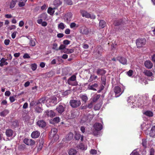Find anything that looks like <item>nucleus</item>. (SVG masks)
Masks as SVG:
<instances>
[{
    "label": "nucleus",
    "mask_w": 155,
    "mask_h": 155,
    "mask_svg": "<svg viewBox=\"0 0 155 155\" xmlns=\"http://www.w3.org/2000/svg\"><path fill=\"white\" fill-rule=\"evenodd\" d=\"M24 143L27 145H33L35 144L34 140L31 139H25L24 140Z\"/></svg>",
    "instance_id": "nucleus-11"
},
{
    "label": "nucleus",
    "mask_w": 155,
    "mask_h": 155,
    "mask_svg": "<svg viewBox=\"0 0 155 155\" xmlns=\"http://www.w3.org/2000/svg\"><path fill=\"white\" fill-rule=\"evenodd\" d=\"M14 132L10 129L7 130L5 131V134L7 137H11L13 135Z\"/></svg>",
    "instance_id": "nucleus-16"
},
{
    "label": "nucleus",
    "mask_w": 155,
    "mask_h": 155,
    "mask_svg": "<svg viewBox=\"0 0 155 155\" xmlns=\"http://www.w3.org/2000/svg\"><path fill=\"white\" fill-rule=\"evenodd\" d=\"M101 95L100 94H97L96 95L93 99V102L96 101L100 97Z\"/></svg>",
    "instance_id": "nucleus-45"
},
{
    "label": "nucleus",
    "mask_w": 155,
    "mask_h": 155,
    "mask_svg": "<svg viewBox=\"0 0 155 155\" xmlns=\"http://www.w3.org/2000/svg\"><path fill=\"white\" fill-rule=\"evenodd\" d=\"M98 84H94L91 85H89L88 88L89 90H93L94 91H96V88L98 87Z\"/></svg>",
    "instance_id": "nucleus-20"
},
{
    "label": "nucleus",
    "mask_w": 155,
    "mask_h": 155,
    "mask_svg": "<svg viewBox=\"0 0 155 155\" xmlns=\"http://www.w3.org/2000/svg\"><path fill=\"white\" fill-rule=\"evenodd\" d=\"M150 137H152L155 136V126L151 129L150 132Z\"/></svg>",
    "instance_id": "nucleus-24"
},
{
    "label": "nucleus",
    "mask_w": 155,
    "mask_h": 155,
    "mask_svg": "<svg viewBox=\"0 0 155 155\" xmlns=\"http://www.w3.org/2000/svg\"><path fill=\"white\" fill-rule=\"evenodd\" d=\"M77 151L76 150L74 149H70L68 151L69 155H76L77 154Z\"/></svg>",
    "instance_id": "nucleus-27"
},
{
    "label": "nucleus",
    "mask_w": 155,
    "mask_h": 155,
    "mask_svg": "<svg viewBox=\"0 0 155 155\" xmlns=\"http://www.w3.org/2000/svg\"><path fill=\"white\" fill-rule=\"evenodd\" d=\"M7 59H5L4 58H2L0 60V66L2 67L4 65H7L8 63L6 61Z\"/></svg>",
    "instance_id": "nucleus-17"
},
{
    "label": "nucleus",
    "mask_w": 155,
    "mask_h": 155,
    "mask_svg": "<svg viewBox=\"0 0 155 155\" xmlns=\"http://www.w3.org/2000/svg\"><path fill=\"white\" fill-rule=\"evenodd\" d=\"M9 113V111L7 110H5L0 113V115L1 116L4 117Z\"/></svg>",
    "instance_id": "nucleus-33"
},
{
    "label": "nucleus",
    "mask_w": 155,
    "mask_h": 155,
    "mask_svg": "<svg viewBox=\"0 0 155 155\" xmlns=\"http://www.w3.org/2000/svg\"><path fill=\"white\" fill-rule=\"evenodd\" d=\"M80 33L83 34L87 35L89 33L88 29L85 26H83L80 28Z\"/></svg>",
    "instance_id": "nucleus-9"
},
{
    "label": "nucleus",
    "mask_w": 155,
    "mask_h": 155,
    "mask_svg": "<svg viewBox=\"0 0 155 155\" xmlns=\"http://www.w3.org/2000/svg\"><path fill=\"white\" fill-rule=\"evenodd\" d=\"M22 0H20V1ZM17 1L18 0H12L10 5V8H12L14 7Z\"/></svg>",
    "instance_id": "nucleus-28"
},
{
    "label": "nucleus",
    "mask_w": 155,
    "mask_h": 155,
    "mask_svg": "<svg viewBox=\"0 0 155 155\" xmlns=\"http://www.w3.org/2000/svg\"><path fill=\"white\" fill-rule=\"evenodd\" d=\"M99 25L101 28H103L106 25L105 22L103 20H101L99 23Z\"/></svg>",
    "instance_id": "nucleus-37"
},
{
    "label": "nucleus",
    "mask_w": 155,
    "mask_h": 155,
    "mask_svg": "<svg viewBox=\"0 0 155 155\" xmlns=\"http://www.w3.org/2000/svg\"><path fill=\"white\" fill-rule=\"evenodd\" d=\"M69 69L68 68H64L62 70L63 74L64 75H67L69 73Z\"/></svg>",
    "instance_id": "nucleus-39"
},
{
    "label": "nucleus",
    "mask_w": 155,
    "mask_h": 155,
    "mask_svg": "<svg viewBox=\"0 0 155 155\" xmlns=\"http://www.w3.org/2000/svg\"><path fill=\"white\" fill-rule=\"evenodd\" d=\"M37 68V65L35 64H32L31 65V68L32 70L35 71Z\"/></svg>",
    "instance_id": "nucleus-49"
},
{
    "label": "nucleus",
    "mask_w": 155,
    "mask_h": 155,
    "mask_svg": "<svg viewBox=\"0 0 155 155\" xmlns=\"http://www.w3.org/2000/svg\"><path fill=\"white\" fill-rule=\"evenodd\" d=\"M81 137V141H82L83 140L84 137L82 136L81 137V135L79 133H76L75 134L74 137L76 140H79L80 139Z\"/></svg>",
    "instance_id": "nucleus-21"
},
{
    "label": "nucleus",
    "mask_w": 155,
    "mask_h": 155,
    "mask_svg": "<svg viewBox=\"0 0 155 155\" xmlns=\"http://www.w3.org/2000/svg\"><path fill=\"white\" fill-rule=\"evenodd\" d=\"M17 32L16 31H15L13 32L12 34V38H14L16 37V35Z\"/></svg>",
    "instance_id": "nucleus-59"
},
{
    "label": "nucleus",
    "mask_w": 155,
    "mask_h": 155,
    "mask_svg": "<svg viewBox=\"0 0 155 155\" xmlns=\"http://www.w3.org/2000/svg\"><path fill=\"white\" fill-rule=\"evenodd\" d=\"M10 41L9 39H5L4 41V44L5 45H9Z\"/></svg>",
    "instance_id": "nucleus-60"
},
{
    "label": "nucleus",
    "mask_w": 155,
    "mask_h": 155,
    "mask_svg": "<svg viewBox=\"0 0 155 155\" xmlns=\"http://www.w3.org/2000/svg\"><path fill=\"white\" fill-rule=\"evenodd\" d=\"M102 84L105 85L106 84V79L105 76H102L101 78Z\"/></svg>",
    "instance_id": "nucleus-43"
},
{
    "label": "nucleus",
    "mask_w": 155,
    "mask_h": 155,
    "mask_svg": "<svg viewBox=\"0 0 155 155\" xmlns=\"http://www.w3.org/2000/svg\"><path fill=\"white\" fill-rule=\"evenodd\" d=\"M56 110L58 113L61 114L64 111L65 107L61 105H59L57 107Z\"/></svg>",
    "instance_id": "nucleus-14"
},
{
    "label": "nucleus",
    "mask_w": 155,
    "mask_h": 155,
    "mask_svg": "<svg viewBox=\"0 0 155 155\" xmlns=\"http://www.w3.org/2000/svg\"><path fill=\"white\" fill-rule=\"evenodd\" d=\"M72 14L71 13H68L65 15L64 17V20L67 23L70 22L72 18Z\"/></svg>",
    "instance_id": "nucleus-8"
},
{
    "label": "nucleus",
    "mask_w": 155,
    "mask_h": 155,
    "mask_svg": "<svg viewBox=\"0 0 155 155\" xmlns=\"http://www.w3.org/2000/svg\"><path fill=\"white\" fill-rule=\"evenodd\" d=\"M74 52V50L72 49H69L65 48L64 50V53L67 54H70L73 53Z\"/></svg>",
    "instance_id": "nucleus-34"
},
{
    "label": "nucleus",
    "mask_w": 155,
    "mask_h": 155,
    "mask_svg": "<svg viewBox=\"0 0 155 155\" xmlns=\"http://www.w3.org/2000/svg\"><path fill=\"white\" fill-rule=\"evenodd\" d=\"M79 26L78 25H77L74 22H72L70 25V27L71 28H78Z\"/></svg>",
    "instance_id": "nucleus-41"
},
{
    "label": "nucleus",
    "mask_w": 155,
    "mask_h": 155,
    "mask_svg": "<svg viewBox=\"0 0 155 155\" xmlns=\"http://www.w3.org/2000/svg\"><path fill=\"white\" fill-rule=\"evenodd\" d=\"M37 125L40 127L43 128L46 125V123L43 120H40L37 122Z\"/></svg>",
    "instance_id": "nucleus-13"
},
{
    "label": "nucleus",
    "mask_w": 155,
    "mask_h": 155,
    "mask_svg": "<svg viewBox=\"0 0 155 155\" xmlns=\"http://www.w3.org/2000/svg\"><path fill=\"white\" fill-rule=\"evenodd\" d=\"M47 103H49L51 106H54L57 103V98L55 97H52L46 101Z\"/></svg>",
    "instance_id": "nucleus-4"
},
{
    "label": "nucleus",
    "mask_w": 155,
    "mask_h": 155,
    "mask_svg": "<svg viewBox=\"0 0 155 155\" xmlns=\"http://www.w3.org/2000/svg\"><path fill=\"white\" fill-rule=\"evenodd\" d=\"M144 65L145 67L148 69L151 68L153 66L152 63L149 60L146 61L145 62Z\"/></svg>",
    "instance_id": "nucleus-12"
},
{
    "label": "nucleus",
    "mask_w": 155,
    "mask_h": 155,
    "mask_svg": "<svg viewBox=\"0 0 155 155\" xmlns=\"http://www.w3.org/2000/svg\"><path fill=\"white\" fill-rule=\"evenodd\" d=\"M66 25L63 23L61 22L58 25V28L59 29L63 30L65 27Z\"/></svg>",
    "instance_id": "nucleus-32"
},
{
    "label": "nucleus",
    "mask_w": 155,
    "mask_h": 155,
    "mask_svg": "<svg viewBox=\"0 0 155 155\" xmlns=\"http://www.w3.org/2000/svg\"><path fill=\"white\" fill-rule=\"evenodd\" d=\"M143 114L149 117H152L153 116V113L152 111L150 110L146 111L143 113Z\"/></svg>",
    "instance_id": "nucleus-26"
},
{
    "label": "nucleus",
    "mask_w": 155,
    "mask_h": 155,
    "mask_svg": "<svg viewBox=\"0 0 155 155\" xmlns=\"http://www.w3.org/2000/svg\"><path fill=\"white\" fill-rule=\"evenodd\" d=\"M21 1H20V0H18L17 2H19V3L18 4V5L19 7H23L25 6V2H21Z\"/></svg>",
    "instance_id": "nucleus-44"
},
{
    "label": "nucleus",
    "mask_w": 155,
    "mask_h": 155,
    "mask_svg": "<svg viewBox=\"0 0 155 155\" xmlns=\"http://www.w3.org/2000/svg\"><path fill=\"white\" fill-rule=\"evenodd\" d=\"M23 57L24 58H30V56L28 54H24Z\"/></svg>",
    "instance_id": "nucleus-62"
},
{
    "label": "nucleus",
    "mask_w": 155,
    "mask_h": 155,
    "mask_svg": "<svg viewBox=\"0 0 155 155\" xmlns=\"http://www.w3.org/2000/svg\"><path fill=\"white\" fill-rule=\"evenodd\" d=\"M142 144L143 146L144 147H146L147 146V141L146 139H143L142 140Z\"/></svg>",
    "instance_id": "nucleus-47"
},
{
    "label": "nucleus",
    "mask_w": 155,
    "mask_h": 155,
    "mask_svg": "<svg viewBox=\"0 0 155 155\" xmlns=\"http://www.w3.org/2000/svg\"><path fill=\"white\" fill-rule=\"evenodd\" d=\"M125 87H123L122 89L119 86H115L114 89V92L115 94V96L116 97H119L124 92Z\"/></svg>",
    "instance_id": "nucleus-2"
},
{
    "label": "nucleus",
    "mask_w": 155,
    "mask_h": 155,
    "mask_svg": "<svg viewBox=\"0 0 155 155\" xmlns=\"http://www.w3.org/2000/svg\"><path fill=\"white\" fill-rule=\"evenodd\" d=\"M42 110V108L39 106H37L35 108V112L37 113H41Z\"/></svg>",
    "instance_id": "nucleus-29"
},
{
    "label": "nucleus",
    "mask_w": 155,
    "mask_h": 155,
    "mask_svg": "<svg viewBox=\"0 0 155 155\" xmlns=\"http://www.w3.org/2000/svg\"><path fill=\"white\" fill-rule=\"evenodd\" d=\"M46 98L45 97H43L40 99L39 101L36 102V104L37 105H38L39 106H40V104H41L42 103H45L46 101Z\"/></svg>",
    "instance_id": "nucleus-25"
},
{
    "label": "nucleus",
    "mask_w": 155,
    "mask_h": 155,
    "mask_svg": "<svg viewBox=\"0 0 155 155\" xmlns=\"http://www.w3.org/2000/svg\"><path fill=\"white\" fill-rule=\"evenodd\" d=\"M71 91L70 90H68L65 91L62 93V94L64 96H67L70 94Z\"/></svg>",
    "instance_id": "nucleus-48"
},
{
    "label": "nucleus",
    "mask_w": 155,
    "mask_h": 155,
    "mask_svg": "<svg viewBox=\"0 0 155 155\" xmlns=\"http://www.w3.org/2000/svg\"><path fill=\"white\" fill-rule=\"evenodd\" d=\"M63 44L65 45H68L70 44V41L68 40H64L63 42Z\"/></svg>",
    "instance_id": "nucleus-56"
},
{
    "label": "nucleus",
    "mask_w": 155,
    "mask_h": 155,
    "mask_svg": "<svg viewBox=\"0 0 155 155\" xmlns=\"http://www.w3.org/2000/svg\"><path fill=\"white\" fill-rule=\"evenodd\" d=\"M80 97L82 100L86 103L88 100V98L86 95H82L80 96Z\"/></svg>",
    "instance_id": "nucleus-31"
},
{
    "label": "nucleus",
    "mask_w": 155,
    "mask_h": 155,
    "mask_svg": "<svg viewBox=\"0 0 155 155\" xmlns=\"http://www.w3.org/2000/svg\"><path fill=\"white\" fill-rule=\"evenodd\" d=\"M65 2L68 5H71L73 4V2L71 0H65Z\"/></svg>",
    "instance_id": "nucleus-51"
},
{
    "label": "nucleus",
    "mask_w": 155,
    "mask_h": 155,
    "mask_svg": "<svg viewBox=\"0 0 155 155\" xmlns=\"http://www.w3.org/2000/svg\"><path fill=\"white\" fill-rule=\"evenodd\" d=\"M130 155H139L138 153L136 151L132 152Z\"/></svg>",
    "instance_id": "nucleus-64"
},
{
    "label": "nucleus",
    "mask_w": 155,
    "mask_h": 155,
    "mask_svg": "<svg viewBox=\"0 0 155 155\" xmlns=\"http://www.w3.org/2000/svg\"><path fill=\"white\" fill-rule=\"evenodd\" d=\"M55 8H48V13L49 14L51 15H52L54 13V9Z\"/></svg>",
    "instance_id": "nucleus-38"
},
{
    "label": "nucleus",
    "mask_w": 155,
    "mask_h": 155,
    "mask_svg": "<svg viewBox=\"0 0 155 155\" xmlns=\"http://www.w3.org/2000/svg\"><path fill=\"white\" fill-rule=\"evenodd\" d=\"M116 58L117 60L123 64L124 65L127 64V61L126 58L121 56H118Z\"/></svg>",
    "instance_id": "nucleus-10"
},
{
    "label": "nucleus",
    "mask_w": 155,
    "mask_h": 155,
    "mask_svg": "<svg viewBox=\"0 0 155 155\" xmlns=\"http://www.w3.org/2000/svg\"><path fill=\"white\" fill-rule=\"evenodd\" d=\"M94 130L92 131L93 134L95 136L97 135L98 131L102 129V126L101 124L97 123L94 124Z\"/></svg>",
    "instance_id": "nucleus-1"
},
{
    "label": "nucleus",
    "mask_w": 155,
    "mask_h": 155,
    "mask_svg": "<svg viewBox=\"0 0 155 155\" xmlns=\"http://www.w3.org/2000/svg\"><path fill=\"white\" fill-rule=\"evenodd\" d=\"M9 100L11 102H14L15 101V97L13 96H11L9 97Z\"/></svg>",
    "instance_id": "nucleus-61"
},
{
    "label": "nucleus",
    "mask_w": 155,
    "mask_h": 155,
    "mask_svg": "<svg viewBox=\"0 0 155 155\" xmlns=\"http://www.w3.org/2000/svg\"><path fill=\"white\" fill-rule=\"evenodd\" d=\"M66 47V46L63 45H60V47L59 48L58 50H62V49H64Z\"/></svg>",
    "instance_id": "nucleus-58"
},
{
    "label": "nucleus",
    "mask_w": 155,
    "mask_h": 155,
    "mask_svg": "<svg viewBox=\"0 0 155 155\" xmlns=\"http://www.w3.org/2000/svg\"><path fill=\"white\" fill-rule=\"evenodd\" d=\"M58 45L56 43H54L53 44V47L52 48V49L58 50V49H57Z\"/></svg>",
    "instance_id": "nucleus-52"
},
{
    "label": "nucleus",
    "mask_w": 155,
    "mask_h": 155,
    "mask_svg": "<svg viewBox=\"0 0 155 155\" xmlns=\"http://www.w3.org/2000/svg\"><path fill=\"white\" fill-rule=\"evenodd\" d=\"M55 116V113L52 110L49 111L48 110L45 111L44 112L43 116L45 117H52Z\"/></svg>",
    "instance_id": "nucleus-7"
},
{
    "label": "nucleus",
    "mask_w": 155,
    "mask_h": 155,
    "mask_svg": "<svg viewBox=\"0 0 155 155\" xmlns=\"http://www.w3.org/2000/svg\"><path fill=\"white\" fill-rule=\"evenodd\" d=\"M97 73L98 75H103L105 74L106 71L103 69H99L97 70Z\"/></svg>",
    "instance_id": "nucleus-22"
},
{
    "label": "nucleus",
    "mask_w": 155,
    "mask_h": 155,
    "mask_svg": "<svg viewBox=\"0 0 155 155\" xmlns=\"http://www.w3.org/2000/svg\"><path fill=\"white\" fill-rule=\"evenodd\" d=\"M58 130L56 128H53L51 130V134L54 135L56 134Z\"/></svg>",
    "instance_id": "nucleus-42"
},
{
    "label": "nucleus",
    "mask_w": 155,
    "mask_h": 155,
    "mask_svg": "<svg viewBox=\"0 0 155 155\" xmlns=\"http://www.w3.org/2000/svg\"><path fill=\"white\" fill-rule=\"evenodd\" d=\"M30 45L32 46H34L35 45V40L31 39L30 40V43H29Z\"/></svg>",
    "instance_id": "nucleus-46"
},
{
    "label": "nucleus",
    "mask_w": 155,
    "mask_h": 155,
    "mask_svg": "<svg viewBox=\"0 0 155 155\" xmlns=\"http://www.w3.org/2000/svg\"><path fill=\"white\" fill-rule=\"evenodd\" d=\"M146 40L144 38L139 39L136 40V43L137 48L143 46L145 44Z\"/></svg>",
    "instance_id": "nucleus-5"
},
{
    "label": "nucleus",
    "mask_w": 155,
    "mask_h": 155,
    "mask_svg": "<svg viewBox=\"0 0 155 155\" xmlns=\"http://www.w3.org/2000/svg\"><path fill=\"white\" fill-rule=\"evenodd\" d=\"M73 134L70 132L66 136V139L67 141L73 139Z\"/></svg>",
    "instance_id": "nucleus-23"
},
{
    "label": "nucleus",
    "mask_w": 155,
    "mask_h": 155,
    "mask_svg": "<svg viewBox=\"0 0 155 155\" xmlns=\"http://www.w3.org/2000/svg\"><path fill=\"white\" fill-rule=\"evenodd\" d=\"M90 152L91 154H95L97 153V151L95 150L94 149H91L90 151Z\"/></svg>",
    "instance_id": "nucleus-57"
},
{
    "label": "nucleus",
    "mask_w": 155,
    "mask_h": 155,
    "mask_svg": "<svg viewBox=\"0 0 155 155\" xmlns=\"http://www.w3.org/2000/svg\"><path fill=\"white\" fill-rule=\"evenodd\" d=\"M16 26L15 25H12L11 26H9L8 27V29L10 30H12L13 29H15L16 28Z\"/></svg>",
    "instance_id": "nucleus-63"
},
{
    "label": "nucleus",
    "mask_w": 155,
    "mask_h": 155,
    "mask_svg": "<svg viewBox=\"0 0 155 155\" xmlns=\"http://www.w3.org/2000/svg\"><path fill=\"white\" fill-rule=\"evenodd\" d=\"M69 103L71 106L74 108L77 107L81 104V102L79 100H72L70 101Z\"/></svg>",
    "instance_id": "nucleus-3"
},
{
    "label": "nucleus",
    "mask_w": 155,
    "mask_h": 155,
    "mask_svg": "<svg viewBox=\"0 0 155 155\" xmlns=\"http://www.w3.org/2000/svg\"><path fill=\"white\" fill-rule=\"evenodd\" d=\"M93 102H91V103H90L89 104H88V105L87 106H84L83 107V109H86L87 108H88L89 109H91L92 108L93 106Z\"/></svg>",
    "instance_id": "nucleus-35"
},
{
    "label": "nucleus",
    "mask_w": 155,
    "mask_h": 155,
    "mask_svg": "<svg viewBox=\"0 0 155 155\" xmlns=\"http://www.w3.org/2000/svg\"><path fill=\"white\" fill-rule=\"evenodd\" d=\"M53 138L54 139V141H57L59 138V136L58 135L55 134L53 135Z\"/></svg>",
    "instance_id": "nucleus-55"
},
{
    "label": "nucleus",
    "mask_w": 155,
    "mask_h": 155,
    "mask_svg": "<svg viewBox=\"0 0 155 155\" xmlns=\"http://www.w3.org/2000/svg\"><path fill=\"white\" fill-rule=\"evenodd\" d=\"M133 73V71L131 70H130L127 72V74L129 77H130L132 75Z\"/></svg>",
    "instance_id": "nucleus-54"
},
{
    "label": "nucleus",
    "mask_w": 155,
    "mask_h": 155,
    "mask_svg": "<svg viewBox=\"0 0 155 155\" xmlns=\"http://www.w3.org/2000/svg\"><path fill=\"white\" fill-rule=\"evenodd\" d=\"M60 118L58 117H56L53 119V121L55 123H58L60 121Z\"/></svg>",
    "instance_id": "nucleus-50"
},
{
    "label": "nucleus",
    "mask_w": 155,
    "mask_h": 155,
    "mask_svg": "<svg viewBox=\"0 0 155 155\" xmlns=\"http://www.w3.org/2000/svg\"><path fill=\"white\" fill-rule=\"evenodd\" d=\"M40 134V133L38 131H34L32 133L31 137L33 138H37L39 136Z\"/></svg>",
    "instance_id": "nucleus-18"
},
{
    "label": "nucleus",
    "mask_w": 155,
    "mask_h": 155,
    "mask_svg": "<svg viewBox=\"0 0 155 155\" xmlns=\"http://www.w3.org/2000/svg\"><path fill=\"white\" fill-rule=\"evenodd\" d=\"M54 3L55 5H59L61 4V2L59 1L55 0L54 1Z\"/></svg>",
    "instance_id": "nucleus-53"
},
{
    "label": "nucleus",
    "mask_w": 155,
    "mask_h": 155,
    "mask_svg": "<svg viewBox=\"0 0 155 155\" xmlns=\"http://www.w3.org/2000/svg\"><path fill=\"white\" fill-rule=\"evenodd\" d=\"M144 74L148 77H150L152 76L153 73L149 70H145L143 71Z\"/></svg>",
    "instance_id": "nucleus-30"
},
{
    "label": "nucleus",
    "mask_w": 155,
    "mask_h": 155,
    "mask_svg": "<svg viewBox=\"0 0 155 155\" xmlns=\"http://www.w3.org/2000/svg\"><path fill=\"white\" fill-rule=\"evenodd\" d=\"M81 13L83 17L87 18H89L90 16V14L84 10H81Z\"/></svg>",
    "instance_id": "nucleus-15"
},
{
    "label": "nucleus",
    "mask_w": 155,
    "mask_h": 155,
    "mask_svg": "<svg viewBox=\"0 0 155 155\" xmlns=\"http://www.w3.org/2000/svg\"><path fill=\"white\" fill-rule=\"evenodd\" d=\"M78 148L82 150H86L87 148V147H85L82 143H80L79 145Z\"/></svg>",
    "instance_id": "nucleus-40"
},
{
    "label": "nucleus",
    "mask_w": 155,
    "mask_h": 155,
    "mask_svg": "<svg viewBox=\"0 0 155 155\" xmlns=\"http://www.w3.org/2000/svg\"><path fill=\"white\" fill-rule=\"evenodd\" d=\"M76 80V77L75 75H73L71 76L68 80V83L71 85L73 86H76L78 84V83L77 82H74V83L72 82V81H74Z\"/></svg>",
    "instance_id": "nucleus-6"
},
{
    "label": "nucleus",
    "mask_w": 155,
    "mask_h": 155,
    "mask_svg": "<svg viewBox=\"0 0 155 155\" xmlns=\"http://www.w3.org/2000/svg\"><path fill=\"white\" fill-rule=\"evenodd\" d=\"M134 101V97L133 96H130L128 98L127 102L129 105H131V104H133Z\"/></svg>",
    "instance_id": "nucleus-19"
},
{
    "label": "nucleus",
    "mask_w": 155,
    "mask_h": 155,
    "mask_svg": "<svg viewBox=\"0 0 155 155\" xmlns=\"http://www.w3.org/2000/svg\"><path fill=\"white\" fill-rule=\"evenodd\" d=\"M122 22L121 19L115 21L114 23V25L115 26H119L120 25Z\"/></svg>",
    "instance_id": "nucleus-36"
}]
</instances>
